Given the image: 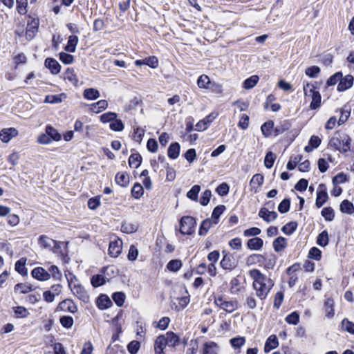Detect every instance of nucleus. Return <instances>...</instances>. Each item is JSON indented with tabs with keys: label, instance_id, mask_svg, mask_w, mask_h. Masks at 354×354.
<instances>
[{
	"label": "nucleus",
	"instance_id": "f257e3e1",
	"mask_svg": "<svg viewBox=\"0 0 354 354\" xmlns=\"http://www.w3.org/2000/svg\"><path fill=\"white\" fill-rule=\"evenodd\" d=\"M249 274L253 279L252 286L256 290V295L261 300H264L274 286V281L257 269L250 270Z\"/></svg>",
	"mask_w": 354,
	"mask_h": 354
},
{
	"label": "nucleus",
	"instance_id": "f03ea898",
	"mask_svg": "<svg viewBox=\"0 0 354 354\" xmlns=\"http://www.w3.org/2000/svg\"><path fill=\"white\" fill-rule=\"evenodd\" d=\"M68 287L71 290L80 300L84 303L89 301V296L84 288L79 283L77 278L72 273H69L68 276L66 275Z\"/></svg>",
	"mask_w": 354,
	"mask_h": 354
},
{
	"label": "nucleus",
	"instance_id": "7ed1b4c3",
	"mask_svg": "<svg viewBox=\"0 0 354 354\" xmlns=\"http://www.w3.org/2000/svg\"><path fill=\"white\" fill-rule=\"evenodd\" d=\"M196 221L190 216H184L180 220V232L183 235H191L195 231Z\"/></svg>",
	"mask_w": 354,
	"mask_h": 354
},
{
	"label": "nucleus",
	"instance_id": "20e7f679",
	"mask_svg": "<svg viewBox=\"0 0 354 354\" xmlns=\"http://www.w3.org/2000/svg\"><path fill=\"white\" fill-rule=\"evenodd\" d=\"M306 101H310V109L316 110L321 106L322 96L317 90H304Z\"/></svg>",
	"mask_w": 354,
	"mask_h": 354
},
{
	"label": "nucleus",
	"instance_id": "39448f33",
	"mask_svg": "<svg viewBox=\"0 0 354 354\" xmlns=\"http://www.w3.org/2000/svg\"><path fill=\"white\" fill-rule=\"evenodd\" d=\"M214 304L227 313H232L238 308V303L235 300L227 301L223 297L215 298Z\"/></svg>",
	"mask_w": 354,
	"mask_h": 354
},
{
	"label": "nucleus",
	"instance_id": "423d86ee",
	"mask_svg": "<svg viewBox=\"0 0 354 354\" xmlns=\"http://www.w3.org/2000/svg\"><path fill=\"white\" fill-rule=\"evenodd\" d=\"M328 198L326 187L324 184H320L317 191V197L315 205L317 208H320L325 204Z\"/></svg>",
	"mask_w": 354,
	"mask_h": 354
},
{
	"label": "nucleus",
	"instance_id": "0eeeda50",
	"mask_svg": "<svg viewBox=\"0 0 354 354\" xmlns=\"http://www.w3.org/2000/svg\"><path fill=\"white\" fill-rule=\"evenodd\" d=\"M223 257L220 263L221 266L225 270H232L236 267V262L232 254L223 251Z\"/></svg>",
	"mask_w": 354,
	"mask_h": 354
},
{
	"label": "nucleus",
	"instance_id": "6e6552de",
	"mask_svg": "<svg viewBox=\"0 0 354 354\" xmlns=\"http://www.w3.org/2000/svg\"><path fill=\"white\" fill-rule=\"evenodd\" d=\"M57 309L64 312L75 313L77 311V306L72 299H66L59 304Z\"/></svg>",
	"mask_w": 354,
	"mask_h": 354
},
{
	"label": "nucleus",
	"instance_id": "1a4fd4ad",
	"mask_svg": "<svg viewBox=\"0 0 354 354\" xmlns=\"http://www.w3.org/2000/svg\"><path fill=\"white\" fill-rule=\"evenodd\" d=\"M122 241L118 239L112 241L109 243V254L112 257H117L122 252Z\"/></svg>",
	"mask_w": 354,
	"mask_h": 354
},
{
	"label": "nucleus",
	"instance_id": "9d476101",
	"mask_svg": "<svg viewBox=\"0 0 354 354\" xmlns=\"http://www.w3.org/2000/svg\"><path fill=\"white\" fill-rule=\"evenodd\" d=\"M39 28V20L36 19H32L31 22L28 23L26 30V37L28 40L32 39Z\"/></svg>",
	"mask_w": 354,
	"mask_h": 354
},
{
	"label": "nucleus",
	"instance_id": "9b49d317",
	"mask_svg": "<svg viewBox=\"0 0 354 354\" xmlns=\"http://www.w3.org/2000/svg\"><path fill=\"white\" fill-rule=\"evenodd\" d=\"M44 65L53 75H57L60 72L61 65L54 58H46L44 62Z\"/></svg>",
	"mask_w": 354,
	"mask_h": 354
},
{
	"label": "nucleus",
	"instance_id": "f8f14e48",
	"mask_svg": "<svg viewBox=\"0 0 354 354\" xmlns=\"http://www.w3.org/2000/svg\"><path fill=\"white\" fill-rule=\"evenodd\" d=\"M31 274L33 278L39 281H46L50 278V274L42 267L34 268L31 272Z\"/></svg>",
	"mask_w": 354,
	"mask_h": 354
},
{
	"label": "nucleus",
	"instance_id": "ddd939ff",
	"mask_svg": "<svg viewBox=\"0 0 354 354\" xmlns=\"http://www.w3.org/2000/svg\"><path fill=\"white\" fill-rule=\"evenodd\" d=\"M18 134V131L15 128L3 129L0 131V140L6 143Z\"/></svg>",
	"mask_w": 354,
	"mask_h": 354
},
{
	"label": "nucleus",
	"instance_id": "4468645a",
	"mask_svg": "<svg viewBox=\"0 0 354 354\" xmlns=\"http://www.w3.org/2000/svg\"><path fill=\"white\" fill-rule=\"evenodd\" d=\"M259 216L263 218L266 222L270 223L275 220L278 214L274 211H269L267 208L262 207L259 212Z\"/></svg>",
	"mask_w": 354,
	"mask_h": 354
},
{
	"label": "nucleus",
	"instance_id": "2eb2a0df",
	"mask_svg": "<svg viewBox=\"0 0 354 354\" xmlns=\"http://www.w3.org/2000/svg\"><path fill=\"white\" fill-rule=\"evenodd\" d=\"M53 241L46 235H41L38 239V244L43 248L48 249L53 253H57V251L53 249Z\"/></svg>",
	"mask_w": 354,
	"mask_h": 354
},
{
	"label": "nucleus",
	"instance_id": "dca6fc26",
	"mask_svg": "<svg viewBox=\"0 0 354 354\" xmlns=\"http://www.w3.org/2000/svg\"><path fill=\"white\" fill-rule=\"evenodd\" d=\"M266 261V258L263 255L260 254H252L248 256L246 259V264L248 266H252L254 264H263Z\"/></svg>",
	"mask_w": 354,
	"mask_h": 354
},
{
	"label": "nucleus",
	"instance_id": "f3484780",
	"mask_svg": "<svg viewBox=\"0 0 354 354\" xmlns=\"http://www.w3.org/2000/svg\"><path fill=\"white\" fill-rule=\"evenodd\" d=\"M112 306V301L106 295H100L97 299V306L99 309L104 310Z\"/></svg>",
	"mask_w": 354,
	"mask_h": 354
},
{
	"label": "nucleus",
	"instance_id": "a211bd4d",
	"mask_svg": "<svg viewBox=\"0 0 354 354\" xmlns=\"http://www.w3.org/2000/svg\"><path fill=\"white\" fill-rule=\"evenodd\" d=\"M165 335L169 346L175 347L180 343V337L172 331L167 332Z\"/></svg>",
	"mask_w": 354,
	"mask_h": 354
},
{
	"label": "nucleus",
	"instance_id": "6ab92c4d",
	"mask_svg": "<svg viewBox=\"0 0 354 354\" xmlns=\"http://www.w3.org/2000/svg\"><path fill=\"white\" fill-rule=\"evenodd\" d=\"M263 245V241L259 237H253L247 242V247L252 250H259Z\"/></svg>",
	"mask_w": 354,
	"mask_h": 354
},
{
	"label": "nucleus",
	"instance_id": "aec40b11",
	"mask_svg": "<svg viewBox=\"0 0 354 354\" xmlns=\"http://www.w3.org/2000/svg\"><path fill=\"white\" fill-rule=\"evenodd\" d=\"M279 346V342L275 335H270L266 340L264 346V352L269 353L271 350Z\"/></svg>",
	"mask_w": 354,
	"mask_h": 354
},
{
	"label": "nucleus",
	"instance_id": "412c9836",
	"mask_svg": "<svg viewBox=\"0 0 354 354\" xmlns=\"http://www.w3.org/2000/svg\"><path fill=\"white\" fill-rule=\"evenodd\" d=\"M64 79L70 82L74 86L78 87L81 84L78 82V80L77 78L76 75L75 74V71L73 68H68L64 73Z\"/></svg>",
	"mask_w": 354,
	"mask_h": 354
},
{
	"label": "nucleus",
	"instance_id": "4be33fe9",
	"mask_svg": "<svg viewBox=\"0 0 354 354\" xmlns=\"http://www.w3.org/2000/svg\"><path fill=\"white\" fill-rule=\"evenodd\" d=\"M353 80L354 77L351 75L343 77L342 74V77L337 88H351L353 84Z\"/></svg>",
	"mask_w": 354,
	"mask_h": 354
},
{
	"label": "nucleus",
	"instance_id": "5701e85b",
	"mask_svg": "<svg viewBox=\"0 0 354 354\" xmlns=\"http://www.w3.org/2000/svg\"><path fill=\"white\" fill-rule=\"evenodd\" d=\"M197 84L199 88H212L214 86L209 77L204 74L198 77Z\"/></svg>",
	"mask_w": 354,
	"mask_h": 354
},
{
	"label": "nucleus",
	"instance_id": "b1692460",
	"mask_svg": "<svg viewBox=\"0 0 354 354\" xmlns=\"http://www.w3.org/2000/svg\"><path fill=\"white\" fill-rule=\"evenodd\" d=\"M180 146L178 142H173L170 145L167 150L168 157L171 159H176L180 154Z\"/></svg>",
	"mask_w": 354,
	"mask_h": 354
},
{
	"label": "nucleus",
	"instance_id": "393cba45",
	"mask_svg": "<svg viewBox=\"0 0 354 354\" xmlns=\"http://www.w3.org/2000/svg\"><path fill=\"white\" fill-rule=\"evenodd\" d=\"M115 181L118 185L126 187L129 184V176L124 172H118L115 175Z\"/></svg>",
	"mask_w": 354,
	"mask_h": 354
},
{
	"label": "nucleus",
	"instance_id": "a878e982",
	"mask_svg": "<svg viewBox=\"0 0 354 354\" xmlns=\"http://www.w3.org/2000/svg\"><path fill=\"white\" fill-rule=\"evenodd\" d=\"M66 98V95L64 93L57 95H46L44 102L50 104H57L64 101Z\"/></svg>",
	"mask_w": 354,
	"mask_h": 354
},
{
	"label": "nucleus",
	"instance_id": "bb28decb",
	"mask_svg": "<svg viewBox=\"0 0 354 354\" xmlns=\"http://www.w3.org/2000/svg\"><path fill=\"white\" fill-rule=\"evenodd\" d=\"M341 138L342 136L338 132H336L333 136L328 142V146L337 151H341L342 144H341Z\"/></svg>",
	"mask_w": 354,
	"mask_h": 354
},
{
	"label": "nucleus",
	"instance_id": "cd10ccee",
	"mask_svg": "<svg viewBox=\"0 0 354 354\" xmlns=\"http://www.w3.org/2000/svg\"><path fill=\"white\" fill-rule=\"evenodd\" d=\"M78 37L76 35H71L68 37L67 45L65 46L64 50L69 53H74L76 46L78 44Z\"/></svg>",
	"mask_w": 354,
	"mask_h": 354
},
{
	"label": "nucleus",
	"instance_id": "c85d7f7f",
	"mask_svg": "<svg viewBox=\"0 0 354 354\" xmlns=\"http://www.w3.org/2000/svg\"><path fill=\"white\" fill-rule=\"evenodd\" d=\"M324 311L326 316L328 318H331L335 315L334 311V300L331 298H328L324 301Z\"/></svg>",
	"mask_w": 354,
	"mask_h": 354
},
{
	"label": "nucleus",
	"instance_id": "c756f323",
	"mask_svg": "<svg viewBox=\"0 0 354 354\" xmlns=\"http://www.w3.org/2000/svg\"><path fill=\"white\" fill-rule=\"evenodd\" d=\"M46 133L50 138L51 141H59L62 138L61 134L53 127L48 124L45 128Z\"/></svg>",
	"mask_w": 354,
	"mask_h": 354
},
{
	"label": "nucleus",
	"instance_id": "7c9ffc66",
	"mask_svg": "<svg viewBox=\"0 0 354 354\" xmlns=\"http://www.w3.org/2000/svg\"><path fill=\"white\" fill-rule=\"evenodd\" d=\"M218 346L215 342H206L203 345V354H218Z\"/></svg>",
	"mask_w": 354,
	"mask_h": 354
},
{
	"label": "nucleus",
	"instance_id": "2f4dec72",
	"mask_svg": "<svg viewBox=\"0 0 354 354\" xmlns=\"http://www.w3.org/2000/svg\"><path fill=\"white\" fill-rule=\"evenodd\" d=\"M26 259L21 258L15 263V270L22 276L28 274V270L26 268Z\"/></svg>",
	"mask_w": 354,
	"mask_h": 354
},
{
	"label": "nucleus",
	"instance_id": "473e14b6",
	"mask_svg": "<svg viewBox=\"0 0 354 354\" xmlns=\"http://www.w3.org/2000/svg\"><path fill=\"white\" fill-rule=\"evenodd\" d=\"M273 248L275 252H279L286 247V239L283 236H279L273 241Z\"/></svg>",
	"mask_w": 354,
	"mask_h": 354
},
{
	"label": "nucleus",
	"instance_id": "72a5a7b5",
	"mask_svg": "<svg viewBox=\"0 0 354 354\" xmlns=\"http://www.w3.org/2000/svg\"><path fill=\"white\" fill-rule=\"evenodd\" d=\"M264 177L261 174H257L254 175L250 180V184L252 187V189H257L259 187H261L263 183Z\"/></svg>",
	"mask_w": 354,
	"mask_h": 354
},
{
	"label": "nucleus",
	"instance_id": "f704fd0d",
	"mask_svg": "<svg viewBox=\"0 0 354 354\" xmlns=\"http://www.w3.org/2000/svg\"><path fill=\"white\" fill-rule=\"evenodd\" d=\"M226 207L224 205H218L214 207L212 214L214 224H217L220 216L224 212Z\"/></svg>",
	"mask_w": 354,
	"mask_h": 354
},
{
	"label": "nucleus",
	"instance_id": "c9c22d12",
	"mask_svg": "<svg viewBox=\"0 0 354 354\" xmlns=\"http://www.w3.org/2000/svg\"><path fill=\"white\" fill-rule=\"evenodd\" d=\"M212 223H214L213 221L209 218L203 221L199 227L198 234L200 236H205L211 228Z\"/></svg>",
	"mask_w": 354,
	"mask_h": 354
},
{
	"label": "nucleus",
	"instance_id": "e433bc0d",
	"mask_svg": "<svg viewBox=\"0 0 354 354\" xmlns=\"http://www.w3.org/2000/svg\"><path fill=\"white\" fill-rule=\"evenodd\" d=\"M339 209L342 212L348 214L354 212L353 204L348 200H344L340 204Z\"/></svg>",
	"mask_w": 354,
	"mask_h": 354
},
{
	"label": "nucleus",
	"instance_id": "4c0bfd02",
	"mask_svg": "<svg viewBox=\"0 0 354 354\" xmlns=\"http://www.w3.org/2000/svg\"><path fill=\"white\" fill-rule=\"evenodd\" d=\"M91 106V110L93 112L97 113L106 109L108 106V103L106 100H102L97 102L93 103Z\"/></svg>",
	"mask_w": 354,
	"mask_h": 354
},
{
	"label": "nucleus",
	"instance_id": "58836bf2",
	"mask_svg": "<svg viewBox=\"0 0 354 354\" xmlns=\"http://www.w3.org/2000/svg\"><path fill=\"white\" fill-rule=\"evenodd\" d=\"M138 225L136 223L124 221L121 226V231L127 234H131L136 232Z\"/></svg>",
	"mask_w": 354,
	"mask_h": 354
},
{
	"label": "nucleus",
	"instance_id": "ea45409f",
	"mask_svg": "<svg viewBox=\"0 0 354 354\" xmlns=\"http://www.w3.org/2000/svg\"><path fill=\"white\" fill-rule=\"evenodd\" d=\"M142 156L140 153H133L129 158V165L131 167L137 169L141 164Z\"/></svg>",
	"mask_w": 354,
	"mask_h": 354
},
{
	"label": "nucleus",
	"instance_id": "a19ab883",
	"mask_svg": "<svg viewBox=\"0 0 354 354\" xmlns=\"http://www.w3.org/2000/svg\"><path fill=\"white\" fill-rule=\"evenodd\" d=\"M259 80V77L257 75H252L247 78L243 83V88H252L254 87Z\"/></svg>",
	"mask_w": 354,
	"mask_h": 354
},
{
	"label": "nucleus",
	"instance_id": "79ce46f5",
	"mask_svg": "<svg viewBox=\"0 0 354 354\" xmlns=\"http://www.w3.org/2000/svg\"><path fill=\"white\" fill-rule=\"evenodd\" d=\"M274 122L272 120H268L262 124L261 129L265 137H269L272 134Z\"/></svg>",
	"mask_w": 354,
	"mask_h": 354
},
{
	"label": "nucleus",
	"instance_id": "37998d69",
	"mask_svg": "<svg viewBox=\"0 0 354 354\" xmlns=\"http://www.w3.org/2000/svg\"><path fill=\"white\" fill-rule=\"evenodd\" d=\"M106 282V278L102 274H95L91 279V285L95 287H99Z\"/></svg>",
	"mask_w": 354,
	"mask_h": 354
},
{
	"label": "nucleus",
	"instance_id": "c03bdc74",
	"mask_svg": "<svg viewBox=\"0 0 354 354\" xmlns=\"http://www.w3.org/2000/svg\"><path fill=\"white\" fill-rule=\"evenodd\" d=\"M340 141L342 144V149L340 152L346 153L350 151L351 142V138L348 136L344 134L343 136H342Z\"/></svg>",
	"mask_w": 354,
	"mask_h": 354
},
{
	"label": "nucleus",
	"instance_id": "a18cd8bd",
	"mask_svg": "<svg viewBox=\"0 0 354 354\" xmlns=\"http://www.w3.org/2000/svg\"><path fill=\"white\" fill-rule=\"evenodd\" d=\"M144 194L142 186L139 183H136L131 189V196L136 198H140Z\"/></svg>",
	"mask_w": 354,
	"mask_h": 354
},
{
	"label": "nucleus",
	"instance_id": "49530a36",
	"mask_svg": "<svg viewBox=\"0 0 354 354\" xmlns=\"http://www.w3.org/2000/svg\"><path fill=\"white\" fill-rule=\"evenodd\" d=\"M125 294L122 292H115L112 295V299L115 303V304L121 307L123 306L125 301Z\"/></svg>",
	"mask_w": 354,
	"mask_h": 354
},
{
	"label": "nucleus",
	"instance_id": "de8ad7c7",
	"mask_svg": "<svg viewBox=\"0 0 354 354\" xmlns=\"http://www.w3.org/2000/svg\"><path fill=\"white\" fill-rule=\"evenodd\" d=\"M201 191V186L198 185H194L187 193V197L192 201H197L198 195Z\"/></svg>",
	"mask_w": 354,
	"mask_h": 354
},
{
	"label": "nucleus",
	"instance_id": "09e8293b",
	"mask_svg": "<svg viewBox=\"0 0 354 354\" xmlns=\"http://www.w3.org/2000/svg\"><path fill=\"white\" fill-rule=\"evenodd\" d=\"M14 290L15 292H19L22 294H26L33 290L31 285L26 283H19L15 286Z\"/></svg>",
	"mask_w": 354,
	"mask_h": 354
},
{
	"label": "nucleus",
	"instance_id": "8fccbe9b",
	"mask_svg": "<svg viewBox=\"0 0 354 354\" xmlns=\"http://www.w3.org/2000/svg\"><path fill=\"white\" fill-rule=\"evenodd\" d=\"M321 214L327 221H332L335 218L334 210L330 207L323 208L321 212Z\"/></svg>",
	"mask_w": 354,
	"mask_h": 354
},
{
	"label": "nucleus",
	"instance_id": "3c124183",
	"mask_svg": "<svg viewBox=\"0 0 354 354\" xmlns=\"http://www.w3.org/2000/svg\"><path fill=\"white\" fill-rule=\"evenodd\" d=\"M183 266L182 261L179 259H172L167 265V268L171 272L178 271Z\"/></svg>",
	"mask_w": 354,
	"mask_h": 354
},
{
	"label": "nucleus",
	"instance_id": "603ef678",
	"mask_svg": "<svg viewBox=\"0 0 354 354\" xmlns=\"http://www.w3.org/2000/svg\"><path fill=\"white\" fill-rule=\"evenodd\" d=\"M167 346L168 345L165 335H161L157 337L154 343V350L165 349Z\"/></svg>",
	"mask_w": 354,
	"mask_h": 354
},
{
	"label": "nucleus",
	"instance_id": "864d4df0",
	"mask_svg": "<svg viewBox=\"0 0 354 354\" xmlns=\"http://www.w3.org/2000/svg\"><path fill=\"white\" fill-rule=\"evenodd\" d=\"M317 244L322 247H325L328 244V234L326 230H324L318 235Z\"/></svg>",
	"mask_w": 354,
	"mask_h": 354
},
{
	"label": "nucleus",
	"instance_id": "5fc2aeb1",
	"mask_svg": "<svg viewBox=\"0 0 354 354\" xmlns=\"http://www.w3.org/2000/svg\"><path fill=\"white\" fill-rule=\"evenodd\" d=\"M297 222L291 221L283 226L281 231L287 235H290L297 230Z\"/></svg>",
	"mask_w": 354,
	"mask_h": 354
},
{
	"label": "nucleus",
	"instance_id": "6e6d98bb",
	"mask_svg": "<svg viewBox=\"0 0 354 354\" xmlns=\"http://www.w3.org/2000/svg\"><path fill=\"white\" fill-rule=\"evenodd\" d=\"M341 327L343 330L354 335V323L344 318L341 322Z\"/></svg>",
	"mask_w": 354,
	"mask_h": 354
},
{
	"label": "nucleus",
	"instance_id": "4d7b16f0",
	"mask_svg": "<svg viewBox=\"0 0 354 354\" xmlns=\"http://www.w3.org/2000/svg\"><path fill=\"white\" fill-rule=\"evenodd\" d=\"M276 159L275 155L272 151H268L264 158V165L266 168L270 169L272 167L274 160Z\"/></svg>",
	"mask_w": 354,
	"mask_h": 354
},
{
	"label": "nucleus",
	"instance_id": "13d9d810",
	"mask_svg": "<svg viewBox=\"0 0 354 354\" xmlns=\"http://www.w3.org/2000/svg\"><path fill=\"white\" fill-rule=\"evenodd\" d=\"M117 114L114 112H106L100 115V121L103 123L112 122L117 118Z\"/></svg>",
	"mask_w": 354,
	"mask_h": 354
},
{
	"label": "nucleus",
	"instance_id": "bf43d9fd",
	"mask_svg": "<svg viewBox=\"0 0 354 354\" xmlns=\"http://www.w3.org/2000/svg\"><path fill=\"white\" fill-rule=\"evenodd\" d=\"M230 344L234 348H239L244 345L245 342V338L244 337H235L232 338L230 340Z\"/></svg>",
	"mask_w": 354,
	"mask_h": 354
},
{
	"label": "nucleus",
	"instance_id": "052dcab7",
	"mask_svg": "<svg viewBox=\"0 0 354 354\" xmlns=\"http://www.w3.org/2000/svg\"><path fill=\"white\" fill-rule=\"evenodd\" d=\"M59 322L62 326L66 328H71L74 323L73 318L71 316H62L59 318Z\"/></svg>",
	"mask_w": 354,
	"mask_h": 354
},
{
	"label": "nucleus",
	"instance_id": "680f3d73",
	"mask_svg": "<svg viewBox=\"0 0 354 354\" xmlns=\"http://www.w3.org/2000/svg\"><path fill=\"white\" fill-rule=\"evenodd\" d=\"M83 95L84 98L89 100H96L100 96L98 90H84Z\"/></svg>",
	"mask_w": 354,
	"mask_h": 354
},
{
	"label": "nucleus",
	"instance_id": "e2e57ef3",
	"mask_svg": "<svg viewBox=\"0 0 354 354\" xmlns=\"http://www.w3.org/2000/svg\"><path fill=\"white\" fill-rule=\"evenodd\" d=\"M290 207V199L284 198L279 205L278 210L281 214L288 212Z\"/></svg>",
	"mask_w": 354,
	"mask_h": 354
},
{
	"label": "nucleus",
	"instance_id": "0e129e2a",
	"mask_svg": "<svg viewBox=\"0 0 354 354\" xmlns=\"http://www.w3.org/2000/svg\"><path fill=\"white\" fill-rule=\"evenodd\" d=\"M109 127L114 131H122L124 129V125L121 120L116 118L110 123Z\"/></svg>",
	"mask_w": 354,
	"mask_h": 354
},
{
	"label": "nucleus",
	"instance_id": "69168bd1",
	"mask_svg": "<svg viewBox=\"0 0 354 354\" xmlns=\"http://www.w3.org/2000/svg\"><path fill=\"white\" fill-rule=\"evenodd\" d=\"M285 320L289 324L296 325L299 322V315L297 312L294 311L287 315Z\"/></svg>",
	"mask_w": 354,
	"mask_h": 354
},
{
	"label": "nucleus",
	"instance_id": "338daca9",
	"mask_svg": "<svg viewBox=\"0 0 354 354\" xmlns=\"http://www.w3.org/2000/svg\"><path fill=\"white\" fill-rule=\"evenodd\" d=\"M106 354H126V352L122 346L115 344L113 346L111 345L108 346Z\"/></svg>",
	"mask_w": 354,
	"mask_h": 354
},
{
	"label": "nucleus",
	"instance_id": "774afa93",
	"mask_svg": "<svg viewBox=\"0 0 354 354\" xmlns=\"http://www.w3.org/2000/svg\"><path fill=\"white\" fill-rule=\"evenodd\" d=\"M140 348V343L138 341L133 340L127 345V350L130 354H136Z\"/></svg>",
	"mask_w": 354,
	"mask_h": 354
}]
</instances>
